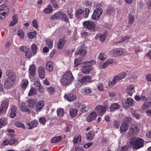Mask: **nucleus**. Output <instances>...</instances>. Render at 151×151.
Wrapping results in <instances>:
<instances>
[{
	"mask_svg": "<svg viewBox=\"0 0 151 151\" xmlns=\"http://www.w3.org/2000/svg\"><path fill=\"white\" fill-rule=\"evenodd\" d=\"M74 79V78L70 71H68L62 76L60 83L63 85L67 86L69 85Z\"/></svg>",
	"mask_w": 151,
	"mask_h": 151,
	"instance_id": "f257e3e1",
	"label": "nucleus"
},
{
	"mask_svg": "<svg viewBox=\"0 0 151 151\" xmlns=\"http://www.w3.org/2000/svg\"><path fill=\"white\" fill-rule=\"evenodd\" d=\"M132 146H133L134 149H138L144 145V141L140 138L137 137L132 138L130 142Z\"/></svg>",
	"mask_w": 151,
	"mask_h": 151,
	"instance_id": "f03ea898",
	"label": "nucleus"
},
{
	"mask_svg": "<svg viewBox=\"0 0 151 151\" xmlns=\"http://www.w3.org/2000/svg\"><path fill=\"white\" fill-rule=\"evenodd\" d=\"M95 63L96 61L93 60L85 62L84 65L81 69L82 72L85 74L89 73L92 69V65L93 64H94Z\"/></svg>",
	"mask_w": 151,
	"mask_h": 151,
	"instance_id": "7ed1b4c3",
	"label": "nucleus"
},
{
	"mask_svg": "<svg viewBox=\"0 0 151 151\" xmlns=\"http://www.w3.org/2000/svg\"><path fill=\"white\" fill-rule=\"evenodd\" d=\"M9 9L6 5L0 6V19H4L9 13Z\"/></svg>",
	"mask_w": 151,
	"mask_h": 151,
	"instance_id": "20e7f679",
	"label": "nucleus"
},
{
	"mask_svg": "<svg viewBox=\"0 0 151 151\" xmlns=\"http://www.w3.org/2000/svg\"><path fill=\"white\" fill-rule=\"evenodd\" d=\"M102 12L103 10L101 8H98L95 10L92 15V19L93 20L98 21L100 19Z\"/></svg>",
	"mask_w": 151,
	"mask_h": 151,
	"instance_id": "39448f33",
	"label": "nucleus"
},
{
	"mask_svg": "<svg viewBox=\"0 0 151 151\" xmlns=\"http://www.w3.org/2000/svg\"><path fill=\"white\" fill-rule=\"evenodd\" d=\"M84 28L89 30H93L95 28V24L93 22L91 21H86L83 23Z\"/></svg>",
	"mask_w": 151,
	"mask_h": 151,
	"instance_id": "423d86ee",
	"label": "nucleus"
},
{
	"mask_svg": "<svg viewBox=\"0 0 151 151\" xmlns=\"http://www.w3.org/2000/svg\"><path fill=\"white\" fill-rule=\"evenodd\" d=\"M16 79L11 78H7L5 80L4 83V86L5 88H9L12 87L14 84Z\"/></svg>",
	"mask_w": 151,
	"mask_h": 151,
	"instance_id": "0eeeda50",
	"label": "nucleus"
},
{
	"mask_svg": "<svg viewBox=\"0 0 151 151\" xmlns=\"http://www.w3.org/2000/svg\"><path fill=\"white\" fill-rule=\"evenodd\" d=\"M107 107L102 105H99L96 107L95 110L99 115L102 116L105 113Z\"/></svg>",
	"mask_w": 151,
	"mask_h": 151,
	"instance_id": "6e6552de",
	"label": "nucleus"
},
{
	"mask_svg": "<svg viewBox=\"0 0 151 151\" xmlns=\"http://www.w3.org/2000/svg\"><path fill=\"white\" fill-rule=\"evenodd\" d=\"M139 131V129L137 127V125L134 124H132L131 125L128 132L129 134V135L134 134L136 135L137 134Z\"/></svg>",
	"mask_w": 151,
	"mask_h": 151,
	"instance_id": "1a4fd4ad",
	"label": "nucleus"
},
{
	"mask_svg": "<svg viewBox=\"0 0 151 151\" xmlns=\"http://www.w3.org/2000/svg\"><path fill=\"white\" fill-rule=\"evenodd\" d=\"M133 100L131 98H128L125 102L122 103V106L124 108L127 109L130 106H132L134 104Z\"/></svg>",
	"mask_w": 151,
	"mask_h": 151,
	"instance_id": "9d476101",
	"label": "nucleus"
},
{
	"mask_svg": "<svg viewBox=\"0 0 151 151\" xmlns=\"http://www.w3.org/2000/svg\"><path fill=\"white\" fill-rule=\"evenodd\" d=\"M78 81L82 84H86L87 83L91 82L92 81H91V77L89 75H86L82 77L81 78L78 79Z\"/></svg>",
	"mask_w": 151,
	"mask_h": 151,
	"instance_id": "9b49d317",
	"label": "nucleus"
},
{
	"mask_svg": "<svg viewBox=\"0 0 151 151\" xmlns=\"http://www.w3.org/2000/svg\"><path fill=\"white\" fill-rule=\"evenodd\" d=\"M8 102L6 100H4L2 102L0 107V114H1L6 110L8 108Z\"/></svg>",
	"mask_w": 151,
	"mask_h": 151,
	"instance_id": "f8f14e48",
	"label": "nucleus"
},
{
	"mask_svg": "<svg viewBox=\"0 0 151 151\" xmlns=\"http://www.w3.org/2000/svg\"><path fill=\"white\" fill-rule=\"evenodd\" d=\"M64 98L68 101H72L75 100L76 99V97L75 94L71 92L65 94L64 96Z\"/></svg>",
	"mask_w": 151,
	"mask_h": 151,
	"instance_id": "ddd939ff",
	"label": "nucleus"
},
{
	"mask_svg": "<svg viewBox=\"0 0 151 151\" xmlns=\"http://www.w3.org/2000/svg\"><path fill=\"white\" fill-rule=\"evenodd\" d=\"M44 102L43 100H40L39 102H36L35 109L36 112L40 111L44 107Z\"/></svg>",
	"mask_w": 151,
	"mask_h": 151,
	"instance_id": "4468645a",
	"label": "nucleus"
},
{
	"mask_svg": "<svg viewBox=\"0 0 151 151\" xmlns=\"http://www.w3.org/2000/svg\"><path fill=\"white\" fill-rule=\"evenodd\" d=\"M28 106L30 108L35 109L37 102L36 100L33 99H29L27 101Z\"/></svg>",
	"mask_w": 151,
	"mask_h": 151,
	"instance_id": "2eb2a0df",
	"label": "nucleus"
},
{
	"mask_svg": "<svg viewBox=\"0 0 151 151\" xmlns=\"http://www.w3.org/2000/svg\"><path fill=\"white\" fill-rule=\"evenodd\" d=\"M123 53L122 50L119 49H115L111 50L110 52V54L114 56H118L121 55Z\"/></svg>",
	"mask_w": 151,
	"mask_h": 151,
	"instance_id": "dca6fc26",
	"label": "nucleus"
},
{
	"mask_svg": "<svg viewBox=\"0 0 151 151\" xmlns=\"http://www.w3.org/2000/svg\"><path fill=\"white\" fill-rule=\"evenodd\" d=\"M126 75V73L125 72L122 73L115 76L114 78L116 83L119 82L120 80L124 78Z\"/></svg>",
	"mask_w": 151,
	"mask_h": 151,
	"instance_id": "f3484780",
	"label": "nucleus"
},
{
	"mask_svg": "<svg viewBox=\"0 0 151 151\" xmlns=\"http://www.w3.org/2000/svg\"><path fill=\"white\" fill-rule=\"evenodd\" d=\"M6 76L8 77V78H11L16 79V76L14 72L12 70H8L5 73Z\"/></svg>",
	"mask_w": 151,
	"mask_h": 151,
	"instance_id": "a211bd4d",
	"label": "nucleus"
},
{
	"mask_svg": "<svg viewBox=\"0 0 151 151\" xmlns=\"http://www.w3.org/2000/svg\"><path fill=\"white\" fill-rule=\"evenodd\" d=\"M19 106L20 109L23 111L29 112L30 110L28 108L23 102H20Z\"/></svg>",
	"mask_w": 151,
	"mask_h": 151,
	"instance_id": "6ab92c4d",
	"label": "nucleus"
},
{
	"mask_svg": "<svg viewBox=\"0 0 151 151\" xmlns=\"http://www.w3.org/2000/svg\"><path fill=\"white\" fill-rule=\"evenodd\" d=\"M97 116V114L95 111H93L91 113L87 118V121L88 122H90L95 119Z\"/></svg>",
	"mask_w": 151,
	"mask_h": 151,
	"instance_id": "aec40b11",
	"label": "nucleus"
},
{
	"mask_svg": "<svg viewBox=\"0 0 151 151\" xmlns=\"http://www.w3.org/2000/svg\"><path fill=\"white\" fill-rule=\"evenodd\" d=\"M134 21V17L132 15V14H129V20L127 25V27L128 28H130L132 26V24Z\"/></svg>",
	"mask_w": 151,
	"mask_h": 151,
	"instance_id": "412c9836",
	"label": "nucleus"
},
{
	"mask_svg": "<svg viewBox=\"0 0 151 151\" xmlns=\"http://www.w3.org/2000/svg\"><path fill=\"white\" fill-rule=\"evenodd\" d=\"M45 69L42 67H40L38 72L39 73V75L40 78L41 79H43L45 78Z\"/></svg>",
	"mask_w": 151,
	"mask_h": 151,
	"instance_id": "4be33fe9",
	"label": "nucleus"
},
{
	"mask_svg": "<svg viewBox=\"0 0 151 151\" xmlns=\"http://www.w3.org/2000/svg\"><path fill=\"white\" fill-rule=\"evenodd\" d=\"M86 52L85 50L81 49H77L75 52V54L78 55L80 54L81 55L84 56L85 55Z\"/></svg>",
	"mask_w": 151,
	"mask_h": 151,
	"instance_id": "5701e85b",
	"label": "nucleus"
},
{
	"mask_svg": "<svg viewBox=\"0 0 151 151\" xmlns=\"http://www.w3.org/2000/svg\"><path fill=\"white\" fill-rule=\"evenodd\" d=\"M134 91V87L132 85H130L127 88V93L130 96H132Z\"/></svg>",
	"mask_w": 151,
	"mask_h": 151,
	"instance_id": "b1692460",
	"label": "nucleus"
},
{
	"mask_svg": "<svg viewBox=\"0 0 151 151\" xmlns=\"http://www.w3.org/2000/svg\"><path fill=\"white\" fill-rule=\"evenodd\" d=\"M129 125L127 124H122L120 127V130L121 133L126 131L128 129Z\"/></svg>",
	"mask_w": 151,
	"mask_h": 151,
	"instance_id": "393cba45",
	"label": "nucleus"
},
{
	"mask_svg": "<svg viewBox=\"0 0 151 151\" xmlns=\"http://www.w3.org/2000/svg\"><path fill=\"white\" fill-rule=\"evenodd\" d=\"M66 42L65 40L62 39L60 40L58 43V47L59 49H61L63 48L64 45Z\"/></svg>",
	"mask_w": 151,
	"mask_h": 151,
	"instance_id": "a878e982",
	"label": "nucleus"
},
{
	"mask_svg": "<svg viewBox=\"0 0 151 151\" xmlns=\"http://www.w3.org/2000/svg\"><path fill=\"white\" fill-rule=\"evenodd\" d=\"M132 147V145L130 142H127L126 145L122 147V151H128Z\"/></svg>",
	"mask_w": 151,
	"mask_h": 151,
	"instance_id": "bb28decb",
	"label": "nucleus"
},
{
	"mask_svg": "<svg viewBox=\"0 0 151 151\" xmlns=\"http://www.w3.org/2000/svg\"><path fill=\"white\" fill-rule=\"evenodd\" d=\"M38 124V122L37 121L35 120L31 122L28 123V125L29 126L28 129H30L34 127H36Z\"/></svg>",
	"mask_w": 151,
	"mask_h": 151,
	"instance_id": "cd10ccee",
	"label": "nucleus"
},
{
	"mask_svg": "<svg viewBox=\"0 0 151 151\" xmlns=\"http://www.w3.org/2000/svg\"><path fill=\"white\" fill-rule=\"evenodd\" d=\"M7 123V119L6 118H0V129Z\"/></svg>",
	"mask_w": 151,
	"mask_h": 151,
	"instance_id": "c85d7f7f",
	"label": "nucleus"
},
{
	"mask_svg": "<svg viewBox=\"0 0 151 151\" xmlns=\"http://www.w3.org/2000/svg\"><path fill=\"white\" fill-rule=\"evenodd\" d=\"M120 108L119 106L116 103H114L112 104L110 108V111H112L115 110L119 109Z\"/></svg>",
	"mask_w": 151,
	"mask_h": 151,
	"instance_id": "c756f323",
	"label": "nucleus"
},
{
	"mask_svg": "<svg viewBox=\"0 0 151 151\" xmlns=\"http://www.w3.org/2000/svg\"><path fill=\"white\" fill-rule=\"evenodd\" d=\"M46 68L47 70L51 72L53 70V67L51 62L49 61L47 63Z\"/></svg>",
	"mask_w": 151,
	"mask_h": 151,
	"instance_id": "7c9ffc66",
	"label": "nucleus"
},
{
	"mask_svg": "<svg viewBox=\"0 0 151 151\" xmlns=\"http://www.w3.org/2000/svg\"><path fill=\"white\" fill-rule=\"evenodd\" d=\"M83 93L84 95L89 94L91 92V89L90 88L87 87L83 88L82 89Z\"/></svg>",
	"mask_w": 151,
	"mask_h": 151,
	"instance_id": "2f4dec72",
	"label": "nucleus"
},
{
	"mask_svg": "<svg viewBox=\"0 0 151 151\" xmlns=\"http://www.w3.org/2000/svg\"><path fill=\"white\" fill-rule=\"evenodd\" d=\"M94 136V134L93 132L91 131L87 134L86 138L88 139L91 140L93 138Z\"/></svg>",
	"mask_w": 151,
	"mask_h": 151,
	"instance_id": "473e14b6",
	"label": "nucleus"
},
{
	"mask_svg": "<svg viewBox=\"0 0 151 151\" xmlns=\"http://www.w3.org/2000/svg\"><path fill=\"white\" fill-rule=\"evenodd\" d=\"M35 66L34 65H32L30 66L29 71L30 74L32 76L35 74Z\"/></svg>",
	"mask_w": 151,
	"mask_h": 151,
	"instance_id": "72a5a7b5",
	"label": "nucleus"
},
{
	"mask_svg": "<svg viewBox=\"0 0 151 151\" xmlns=\"http://www.w3.org/2000/svg\"><path fill=\"white\" fill-rule=\"evenodd\" d=\"M62 139L61 136L55 137H53L51 139V142L52 143H56L60 141Z\"/></svg>",
	"mask_w": 151,
	"mask_h": 151,
	"instance_id": "f704fd0d",
	"label": "nucleus"
},
{
	"mask_svg": "<svg viewBox=\"0 0 151 151\" xmlns=\"http://www.w3.org/2000/svg\"><path fill=\"white\" fill-rule=\"evenodd\" d=\"M57 115L59 117H63L64 114L63 109L62 108H58L57 110Z\"/></svg>",
	"mask_w": 151,
	"mask_h": 151,
	"instance_id": "c9c22d12",
	"label": "nucleus"
},
{
	"mask_svg": "<svg viewBox=\"0 0 151 151\" xmlns=\"http://www.w3.org/2000/svg\"><path fill=\"white\" fill-rule=\"evenodd\" d=\"M151 107V102L145 101L143 105L142 108L143 109H146Z\"/></svg>",
	"mask_w": 151,
	"mask_h": 151,
	"instance_id": "e433bc0d",
	"label": "nucleus"
},
{
	"mask_svg": "<svg viewBox=\"0 0 151 151\" xmlns=\"http://www.w3.org/2000/svg\"><path fill=\"white\" fill-rule=\"evenodd\" d=\"M83 12V11L82 9H79L78 10L76 13V17L78 19L81 18V15Z\"/></svg>",
	"mask_w": 151,
	"mask_h": 151,
	"instance_id": "4c0bfd02",
	"label": "nucleus"
},
{
	"mask_svg": "<svg viewBox=\"0 0 151 151\" xmlns=\"http://www.w3.org/2000/svg\"><path fill=\"white\" fill-rule=\"evenodd\" d=\"M78 111L77 109H71L70 110V114L71 117H75L77 114Z\"/></svg>",
	"mask_w": 151,
	"mask_h": 151,
	"instance_id": "58836bf2",
	"label": "nucleus"
},
{
	"mask_svg": "<svg viewBox=\"0 0 151 151\" xmlns=\"http://www.w3.org/2000/svg\"><path fill=\"white\" fill-rule=\"evenodd\" d=\"M115 13L114 9L112 8H109L106 10V14L108 16L113 14Z\"/></svg>",
	"mask_w": 151,
	"mask_h": 151,
	"instance_id": "ea45409f",
	"label": "nucleus"
},
{
	"mask_svg": "<svg viewBox=\"0 0 151 151\" xmlns=\"http://www.w3.org/2000/svg\"><path fill=\"white\" fill-rule=\"evenodd\" d=\"M37 91L36 89L34 88H32L29 92L28 96H29L34 95L36 93Z\"/></svg>",
	"mask_w": 151,
	"mask_h": 151,
	"instance_id": "a19ab883",
	"label": "nucleus"
},
{
	"mask_svg": "<svg viewBox=\"0 0 151 151\" xmlns=\"http://www.w3.org/2000/svg\"><path fill=\"white\" fill-rule=\"evenodd\" d=\"M131 38V37L128 36H124L122 38L121 40L116 42V44L120 43L125 41L127 42V40Z\"/></svg>",
	"mask_w": 151,
	"mask_h": 151,
	"instance_id": "79ce46f5",
	"label": "nucleus"
},
{
	"mask_svg": "<svg viewBox=\"0 0 151 151\" xmlns=\"http://www.w3.org/2000/svg\"><path fill=\"white\" fill-rule=\"evenodd\" d=\"M52 11V8L51 5H49L48 8L44 9V12L47 14H49L51 13Z\"/></svg>",
	"mask_w": 151,
	"mask_h": 151,
	"instance_id": "37998d69",
	"label": "nucleus"
},
{
	"mask_svg": "<svg viewBox=\"0 0 151 151\" xmlns=\"http://www.w3.org/2000/svg\"><path fill=\"white\" fill-rule=\"evenodd\" d=\"M25 55L27 58H30L32 56L31 51L30 49H27L25 52Z\"/></svg>",
	"mask_w": 151,
	"mask_h": 151,
	"instance_id": "c03bdc74",
	"label": "nucleus"
},
{
	"mask_svg": "<svg viewBox=\"0 0 151 151\" xmlns=\"http://www.w3.org/2000/svg\"><path fill=\"white\" fill-rule=\"evenodd\" d=\"M81 141V137L76 135L75 136L73 141L74 143L76 144Z\"/></svg>",
	"mask_w": 151,
	"mask_h": 151,
	"instance_id": "a18cd8bd",
	"label": "nucleus"
},
{
	"mask_svg": "<svg viewBox=\"0 0 151 151\" xmlns=\"http://www.w3.org/2000/svg\"><path fill=\"white\" fill-rule=\"evenodd\" d=\"M37 49V47L36 45L35 44H33L31 47V49L33 55H35L36 54Z\"/></svg>",
	"mask_w": 151,
	"mask_h": 151,
	"instance_id": "49530a36",
	"label": "nucleus"
},
{
	"mask_svg": "<svg viewBox=\"0 0 151 151\" xmlns=\"http://www.w3.org/2000/svg\"><path fill=\"white\" fill-rule=\"evenodd\" d=\"M81 62V59L80 58H78L76 59L74 62V66L76 67H77L80 64Z\"/></svg>",
	"mask_w": 151,
	"mask_h": 151,
	"instance_id": "de8ad7c7",
	"label": "nucleus"
},
{
	"mask_svg": "<svg viewBox=\"0 0 151 151\" xmlns=\"http://www.w3.org/2000/svg\"><path fill=\"white\" fill-rule=\"evenodd\" d=\"M131 113L132 115L137 119H139L140 118V115L138 114L137 112L135 110H132L131 111Z\"/></svg>",
	"mask_w": 151,
	"mask_h": 151,
	"instance_id": "09e8293b",
	"label": "nucleus"
},
{
	"mask_svg": "<svg viewBox=\"0 0 151 151\" xmlns=\"http://www.w3.org/2000/svg\"><path fill=\"white\" fill-rule=\"evenodd\" d=\"M106 58V56L104 53H100L99 57V58L101 60H105Z\"/></svg>",
	"mask_w": 151,
	"mask_h": 151,
	"instance_id": "8fccbe9b",
	"label": "nucleus"
},
{
	"mask_svg": "<svg viewBox=\"0 0 151 151\" xmlns=\"http://www.w3.org/2000/svg\"><path fill=\"white\" fill-rule=\"evenodd\" d=\"M90 12L89 9L86 8L85 9V11L83 12V15L85 18H87Z\"/></svg>",
	"mask_w": 151,
	"mask_h": 151,
	"instance_id": "3c124183",
	"label": "nucleus"
},
{
	"mask_svg": "<svg viewBox=\"0 0 151 151\" xmlns=\"http://www.w3.org/2000/svg\"><path fill=\"white\" fill-rule=\"evenodd\" d=\"M37 35L36 32H31L28 34V36L30 39H33Z\"/></svg>",
	"mask_w": 151,
	"mask_h": 151,
	"instance_id": "603ef678",
	"label": "nucleus"
},
{
	"mask_svg": "<svg viewBox=\"0 0 151 151\" xmlns=\"http://www.w3.org/2000/svg\"><path fill=\"white\" fill-rule=\"evenodd\" d=\"M18 35L19 37L21 39H23L24 37V35L23 30H19L18 32Z\"/></svg>",
	"mask_w": 151,
	"mask_h": 151,
	"instance_id": "864d4df0",
	"label": "nucleus"
},
{
	"mask_svg": "<svg viewBox=\"0 0 151 151\" xmlns=\"http://www.w3.org/2000/svg\"><path fill=\"white\" fill-rule=\"evenodd\" d=\"M46 44L50 48H52V47L53 42L50 40H46Z\"/></svg>",
	"mask_w": 151,
	"mask_h": 151,
	"instance_id": "5fc2aeb1",
	"label": "nucleus"
},
{
	"mask_svg": "<svg viewBox=\"0 0 151 151\" xmlns=\"http://www.w3.org/2000/svg\"><path fill=\"white\" fill-rule=\"evenodd\" d=\"M17 141L14 138H10L9 140V144L10 145H12L15 142H17Z\"/></svg>",
	"mask_w": 151,
	"mask_h": 151,
	"instance_id": "6e6d98bb",
	"label": "nucleus"
},
{
	"mask_svg": "<svg viewBox=\"0 0 151 151\" xmlns=\"http://www.w3.org/2000/svg\"><path fill=\"white\" fill-rule=\"evenodd\" d=\"M28 85V81H27L25 80L23 81L22 84V87L23 88H25L27 87Z\"/></svg>",
	"mask_w": 151,
	"mask_h": 151,
	"instance_id": "4d7b16f0",
	"label": "nucleus"
},
{
	"mask_svg": "<svg viewBox=\"0 0 151 151\" xmlns=\"http://www.w3.org/2000/svg\"><path fill=\"white\" fill-rule=\"evenodd\" d=\"M15 125L16 126L19 127L24 128V124L21 122H18L15 123Z\"/></svg>",
	"mask_w": 151,
	"mask_h": 151,
	"instance_id": "13d9d810",
	"label": "nucleus"
},
{
	"mask_svg": "<svg viewBox=\"0 0 151 151\" xmlns=\"http://www.w3.org/2000/svg\"><path fill=\"white\" fill-rule=\"evenodd\" d=\"M57 14L58 18H60L61 19H62L64 15L65 14L64 13L61 12H58L57 13Z\"/></svg>",
	"mask_w": 151,
	"mask_h": 151,
	"instance_id": "bf43d9fd",
	"label": "nucleus"
},
{
	"mask_svg": "<svg viewBox=\"0 0 151 151\" xmlns=\"http://www.w3.org/2000/svg\"><path fill=\"white\" fill-rule=\"evenodd\" d=\"M116 83L115 81L114 80V79L113 78V79L111 81H109V83L108 84L109 86H113Z\"/></svg>",
	"mask_w": 151,
	"mask_h": 151,
	"instance_id": "052dcab7",
	"label": "nucleus"
},
{
	"mask_svg": "<svg viewBox=\"0 0 151 151\" xmlns=\"http://www.w3.org/2000/svg\"><path fill=\"white\" fill-rule=\"evenodd\" d=\"M146 5L148 9H151V0H150L148 1H147L146 3Z\"/></svg>",
	"mask_w": 151,
	"mask_h": 151,
	"instance_id": "680f3d73",
	"label": "nucleus"
},
{
	"mask_svg": "<svg viewBox=\"0 0 151 151\" xmlns=\"http://www.w3.org/2000/svg\"><path fill=\"white\" fill-rule=\"evenodd\" d=\"M106 62L108 63V64L109 65L110 64H112L114 63H116V62L115 60H114L112 59H108L107 60Z\"/></svg>",
	"mask_w": 151,
	"mask_h": 151,
	"instance_id": "e2e57ef3",
	"label": "nucleus"
},
{
	"mask_svg": "<svg viewBox=\"0 0 151 151\" xmlns=\"http://www.w3.org/2000/svg\"><path fill=\"white\" fill-rule=\"evenodd\" d=\"M87 110V108L84 105H82L81 109V111L83 113L86 112Z\"/></svg>",
	"mask_w": 151,
	"mask_h": 151,
	"instance_id": "0e129e2a",
	"label": "nucleus"
},
{
	"mask_svg": "<svg viewBox=\"0 0 151 151\" xmlns=\"http://www.w3.org/2000/svg\"><path fill=\"white\" fill-rule=\"evenodd\" d=\"M32 23L33 27L36 28H38L37 22L35 19H34Z\"/></svg>",
	"mask_w": 151,
	"mask_h": 151,
	"instance_id": "69168bd1",
	"label": "nucleus"
},
{
	"mask_svg": "<svg viewBox=\"0 0 151 151\" xmlns=\"http://www.w3.org/2000/svg\"><path fill=\"white\" fill-rule=\"evenodd\" d=\"M46 121V119L44 117H41L39 119L40 123H42L43 124H45Z\"/></svg>",
	"mask_w": 151,
	"mask_h": 151,
	"instance_id": "338daca9",
	"label": "nucleus"
},
{
	"mask_svg": "<svg viewBox=\"0 0 151 151\" xmlns=\"http://www.w3.org/2000/svg\"><path fill=\"white\" fill-rule=\"evenodd\" d=\"M106 37L104 35H102L99 36V39L100 41L103 42L105 40Z\"/></svg>",
	"mask_w": 151,
	"mask_h": 151,
	"instance_id": "774afa93",
	"label": "nucleus"
}]
</instances>
